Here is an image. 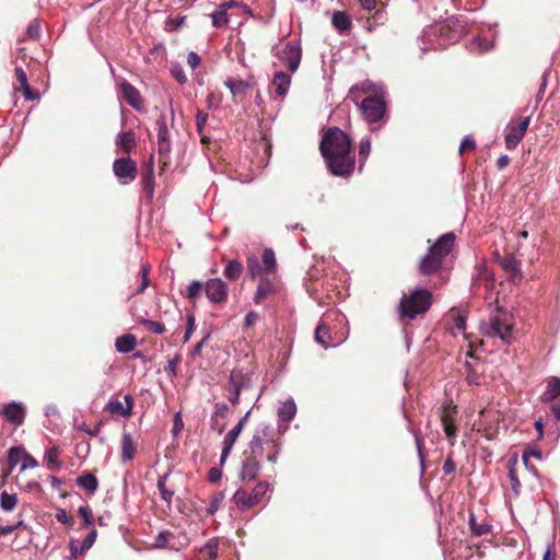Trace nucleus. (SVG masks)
Wrapping results in <instances>:
<instances>
[{
	"label": "nucleus",
	"mask_w": 560,
	"mask_h": 560,
	"mask_svg": "<svg viewBox=\"0 0 560 560\" xmlns=\"http://www.w3.org/2000/svg\"><path fill=\"white\" fill-rule=\"evenodd\" d=\"M319 150L328 170L336 176L348 177L354 171L355 159L351 153V140L338 127H330L324 133Z\"/></svg>",
	"instance_id": "f257e3e1"
},
{
	"label": "nucleus",
	"mask_w": 560,
	"mask_h": 560,
	"mask_svg": "<svg viewBox=\"0 0 560 560\" xmlns=\"http://www.w3.org/2000/svg\"><path fill=\"white\" fill-rule=\"evenodd\" d=\"M455 234L447 232L442 234L438 240L432 242L428 240V252L419 259L417 264L418 272L423 277H440V285L446 282V279L441 277L445 269L446 261L455 246Z\"/></svg>",
	"instance_id": "f03ea898"
},
{
	"label": "nucleus",
	"mask_w": 560,
	"mask_h": 560,
	"mask_svg": "<svg viewBox=\"0 0 560 560\" xmlns=\"http://www.w3.org/2000/svg\"><path fill=\"white\" fill-rule=\"evenodd\" d=\"M433 303V295L429 289L417 288L408 293H404L399 305L398 313L401 319L413 320L419 315L425 314Z\"/></svg>",
	"instance_id": "7ed1b4c3"
},
{
	"label": "nucleus",
	"mask_w": 560,
	"mask_h": 560,
	"mask_svg": "<svg viewBox=\"0 0 560 560\" xmlns=\"http://www.w3.org/2000/svg\"><path fill=\"white\" fill-rule=\"evenodd\" d=\"M514 327L513 315L508 311L498 307L489 317L488 335L499 337L506 345L512 342V330Z\"/></svg>",
	"instance_id": "20e7f679"
},
{
	"label": "nucleus",
	"mask_w": 560,
	"mask_h": 560,
	"mask_svg": "<svg viewBox=\"0 0 560 560\" xmlns=\"http://www.w3.org/2000/svg\"><path fill=\"white\" fill-rule=\"evenodd\" d=\"M265 450H267V460L275 464L279 454V444L275 440H268L265 446L261 436L256 433L249 441L247 448L243 452V457L260 463Z\"/></svg>",
	"instance_id": "39448f33"
},
{
	"label": "nucleus",
	"mask_w": 560,
	"mask_h": 560,
	"mask_svg": "<svg viewBox=\"0 0 560 560\" xmlns=\"http://www.w3.org/2000/svg\"><path fill=\"white\" fill-rule=\"evenodd\" d=\"M252 385V377L242 370L234 369L230 373L228 383L224 385L226 398L232 405L240 402L241 393Z\"/></svg>",
	"instance_id": "423d86ee"
},
{
	"label": "nucleus",
	"mask_w": 560,
	"mask_h": 560,
	"mask_svg": "<svg viewBox=\"0 0 560 560\" xmlns=\"http://www.w3.org/2000/svg\"><path fill=\"white\" fill-rule=\"evenodd\" d=\"M133 407L135 399L130 394L124 396L116 394L110 397L104 410L112 417L129 418L132 415Z\"/></svg>",
	"instance_id": "0eeeda50"
},
{
	"label": "nucleus",
	"mask_w": 560,
	"mask_h": 560,
	"mask_svg": "<svg viewBox=\"0 0 560 560\" xmlns=\"http://www.w3.org/2000/svg\"><path fill=\"white\" fill-rule=\"evenodd\" d=\"M530 122V117H522L517 120H512L505 128V147L509 150L515 149L518 143L524 138L528 126Z\"/></svg>",
	"instance_id": "6e6552de"
},
{
	"label": "nucleus",
	"mask_w": 560,
	"mask_h": 560,
	"mask_svg": "<svg viewBox=\"0 0 560 560\" xmlns=\"http://www.w3.org/2000/svg\"><path fill=\"white\" fill-rule=\"evenodd\" d=\"M360 108L368 122H377L385 115L386 104L378 96H366L362 101Z\"/></svg>",
	"instance_id": "1a4fd4ad"
},
{
	"label": "nucleus",
	"mask_w": 560,
	"mask_h": 560,
	"mask_svg": "<svg viewBox=\"0 0 560 560\" xmlns=\"http://www.w3.org/2000/svg\"><path fill=\"white\" fill-rule=\"evenodd\" d=\"M158 130V152L163 156V167L170 164L168 154L172 150L170 130L165 116H160L155 122Z\"/></svg>",
	"instance_id": "9d476101"
},
{
	"label": "nucleus",
	"mask_w": 560,
	"mask_h": 560,
	"mask_svg": "<svg viewBox=\"0 0 560 560\" xmlns=\"http://www.w3.org/2000/svg\"><path fill=\"white\" fill-rule=\"evenodd\" d=\"M458 410L457 406L454 405L453 400L444 402L442 407V412L440 416L443 430L447 439L452 440L456 436L458 428L456 425V417Z\"/></svg>",
	"instance_id": "9b49d317"
},
{
	"label": "nucleus",
	"mask_w": 560,
	"mask_h": 560,
	"mask_svg": "<svg viewBox=\"0 0 560 560\" xmlns=\"http://www.w3.org/2000/svg\"><path fill=\"white\" fill-rule=\"evenodd\" d=\"M113 172L124 183L132 182L137 177V163L129 156L114 161Z\"/></svg>",
	"instance_id": "f8f14e48"
},
{
	"label": "nucleus",
	"mask_w": 560,
	"mask_h": 560,
	"mask_svg": "<svg viewBox=\"0 0 560 560\" xmlns=\"http://www.w3.org/2000/svg\"><path fill=\"white\" fill-rule=\"evenodd\" d=\"M205 292L213 303H223L228 299V285L219 278L209 279L205 283Z\"/></svg>",
	"instance_id": "ddd939ff"
},
{
	"label": "nucleus",
	"mask_w": 560,
	"mask_h": 560,
	"mask_svg": "<svg viewBox=\"0 0 560 560\" xmlns=\"http://www.w3.org/2000/svg\"><path fill=\"white\" fill-rule=\"evenodd\" d=\"M302 49L295 43L289 42L282 50L280 59L291 72H295L300 66Z\"/></svg>",
	"instance_id": "4468645a"
},
{
	"label": "nucleus",
	"mask_w": 560,
	"mask_h": 560,
	"mask_svg": "<svg viewBox=\"0 0 560 560\" xmlns=\"http://www.w3.org/2000/svg\"><path fill=\"white\" fill-rule=\"evenodd\" d=\"M261 469L260 463L243 457L241 468L238 470V479L242 482H250L257 479Z\"/></svg>",
	"instance_id": "2eb2a0df"
},
{
	"label": "nucleus",
	"mask_w": 560,
	"mask_h": 560,
	"mask_svg": "<svg viewBox=\"0 0 560 560\" xmlns=\"http://www.w3.org/2000/svg\"><path fill=\"white\" fill-rule=\"evenodd\" d=\"M120 93L121 97L136 110H141L143 108V98L140 95V92L131 85L129 82H122L120 84Z\"/></svg>",
	"instance_id": "dca6fc26"
},
{
	"label": "nucleus",
	"mask_w": 560,
	"mask_h": 560,
	"mask_svg": "<svg viewBox=\"0 0 560 560\" xmlns=\"http://www.w3.org/2000/svg\"><path fill=\"white\" fill-rule=\"evenodd\" d=\"M2 415L8 422L18 427L24 422L25 410L20 404L10 402L3 406Z\"/></svg>",
	"instance_id": "f3484780"
},
{
	"label": "nucleus",
	"mask_w": 560,
	"mask_h": 560,
	"mask_svg": "<svg viewBox=\"0 0 560 560\" xmlns=\"http://www.w3.org/2000/svg\"><path fill=\"white\" fill-rule=\"evenodd\" d=\"M276 293H277L276 283L267 278H261L258 283L256 293L254 295V302H255V304H260L268 298L275 295Z\"/></svg>",
	"instance_id": "a211bd4d"
},
{
	"label": "nucleus",
	"mask_w": 560,
	"mask_h": 560,
	"mask_svg": "<svg viewBox=\"0 0 560 560\" xmlns=\"http://www.w3.org/2000/svg\"><path fill=\"white\" fill-rule=\"evenodd\" d=\"M231 502L241 511H248L255 508L250 492H248L245 488H238L233 494Z\"/></svg>",
	"instance_id": "6ab92c4d"
},
{
	"label": "nucleus",
	"mask_w": 560,
	"mask_h": 560,
	"mask_svg": "<svg viewBox=\"0 0 560 560\" xmlns=\"http://www.w3.org/2000/svg\"><path fill=\"white\" fill-rule=\"evenodd\" d=\"M141 183H142L143 190L147 194V197L149 199H152L153 195H154V187H155L153 156L150 158V160L147 164L145 173L143 174Z\"/></svg>",
	"instance_id": "aec40b11"
},
{
	"label": "nucleus",
	"mask_w": 560,
	"mask_h": 560,
	"mask_svg": "<svg viewBox=\"0 0 560 560\" xmlns=\"http://www.w3.org/2000/svg\"><path fill=\"white\" fill-rule=\"evenodd\" d=\"M224 84L230 89L235 102H242L249 89V83L244 80L228 79Z\"/></svg>",
	"instance_id": "412c9836"
},
{
	"label": "nucleus",
	"mask_w": 560,
	"mask_h": 560,
	"mask_svg": "<svg viewBox=\"0 0 560 560\" xmlns=\"http://www.w3.org/2000/svg\"><path fill=\"white\" fill-rule=\"evenodd\" d=\"M116 145L124 154H129L136 148L135 132L129 130L118 133L116 138Z\"/></svg>",
	"instance_id": "4be33fe9"
},
{
	"label": "nucleus",
	"mask_w": 560,
	"mask_h": 560,
	"mask_svg": "<svg viewBox=\"0 0 560 560\" xmlns=\"http://www.w3.org/2000/svg\"><path fill=\"white\" fill-rule=\"evenodd\" d=\"M121 460L124 463L132 460L135 458L137 446L133 442L132 436L129 433L124 432L121 436Z\"/></svg>",
	"instance_id": "5701e85b"
},
{
	"label": "nucleus",
	"mask_w": 560,
	"mask_h": 560,
	"mask_svg": "<svg viewBox=\"0 0 560 560\" xmlns=\"http://www.w3.org/2000/svg\"><path fill=\"white\" fill-rule=\"evenodd\" d=\"M130 313L133 317H136V322L139 325H142L147 331L156 334V335H162L166 331V328L162 323L156 322V320L147 319L142 316H137L133 307H131Z\"/></svg>",
	"instance_id": "b1692460"
},
{
	"label": "nucleus",
	"mask_w": 560,
	"mask_h": 560,
	"mask_svg": "<svg viewBox=\"0 0 560 560\" xmlns=\"http://www.w3.org/2000/svg\"><path fill=\"white\" fill-rule=\"evenodd\" d=\"M331 24L340 33L348 32L352 27L351 18L345 11L334 12L332 18H331Z\"/></svg>",
	"instance_id": "393cba45"
},
{
	"label": "nucleus",
	"mask_w": 560,
	"mask_h": 560,
	"mask_svg": "<svg viewBox=\"0 0 560 560\" xmlns=\"http://www.w3.org/2000/svg\"><path fill=\"white\" fill-rule=\"evenodd\" d=\"M60 454H61V450L59 448V446H52L46 451L44 460L49 470L57 471L60 469V467H61Z\"/></svg>",
	"instance_id": "a878e982"
},
{
	"label": "nucleus",
	"mask_w": 560,
	"mask_h": 560,
	"mask_svg": "<svg viewBox=\"0 0 560 560\" xmlns=\"http://www.w3.org/2000/svg\"><path fill=\"white\" fill-rule=\"evenodd\" d=\"M249 413H250V411H247L245 413V416L237 422V424L225 434L224 440H223L224 445H228L230 447L234 446L242 430L244 429V425L249 417Z\"/></svg>",
	"instance_id": "bb28decb"
},
{
	"label": "nucleus",
	"mask_w": 560,
	"mask_h": 560,
	"mask_svg": "<svg viewBox=\"0 0 560 560\" xmlns=\"http://www.w3.org/2000/svg\"><path fill=\"white\" fill-rule=\"evenodd\" d=\"M136 346L137 338L130 334L122 335L115 341V348L120 353H129L135 350Z\"/></svg>",
	"instance_id": "cd10ccee"
},
{
	"label": "nucleus",
	"mask_w": 560,
	"mask_h": 560,
	"mask_svg": "<svg viewBox=\"0 0 560 560\" xmlns=\"http://www.w3.org/2000/svg\"><path fill=\"white\" fill-rule=\"evenodd\" d=\"M272 84L276 86V93L279 96H284L291 84V77L285 72L279 71L275 74Z\"/></svg>",
	"instance_id": "c85d7f7f"
},
{
	"label": "nucleus",
	"mask_w": 560,
	"mask_h": 560,
	"mask_svg": "<svg viewBox=\"0 0 560 560\" xmlns=\"http://www.w3.org/2000/svg\"><path fill=\"white\" fill-rule=\"evenodd\" d=\"M296 415V405L292 399L285 400L278 409L279 420L290 422Z\"/></svg>",
	"instance_id": "c756f323"
},
{
	"label": "nucleus",
	"mask_w": 560,
	"mask_h": 560,
	"mask_svg": "<svg viewBox=\"0 0 560 560\" xmlns=\"http://www.w3.org/2000/svg\"><path fill=\"white\" fill-rule=\"evenodd\" d=\"M77 483L79 487L86 490L89 493L93 494L98 488V480L95 475L91 472H84L77 478Z\"/></svg>",
	"instance_id": "7c9ffc66"
},
{
	"label": "nucleus",
	"mask_w": 560,
	"mask_h": 560,
	"mask_svg": "<svg viewBox=\"0 0 560 560\" xmlns=\"http://www.w3.org/2000/svg\"><path fill=\"white\" fill-rule=\"evenodd\" d=\"M219 549V540L210 539L202 548L199 550V560H215L218 557Z\"/></svg>",
	"instance_id": "2f4dec72"
},
{
	"label": "nucleus",
	"mask_w": 560,
	"mask_h": 560,
	"mask_svg": "<svg viewBox=\"0 0 560 560\" xmlns=\"http://www.w3.org/2000/svg\"><path fill=\"white\" fill-rule=\"evenodd\" d=\"M560 396V378L552 376L548 381L547 388L541 396L544 401H552Z\"/></svg>",
	"instance_id": "473e14b6"
},
{
	"label": "nucleus",
	"mask_w": 560,
	"mask_h": 560,
	"mask_svg": "<svg viewBox=\"0 0 560 560\" xmlns=\"http://www.w3.org/2000/svg\"><path fill=\"white\" fill-rule=\"evenodd\" d=\"M243 272V265L238 260H230L224 268L223 275L230 281H236L240 279Z\"/></svg>",
	"instance_id": "72a5a7b5"
},
{
	"label": "nucleus",
	"mask_w": 560,
	"mask_h": 560,
	"mask_svg": "<svg viewBox=\"0 0 560 560\" xmlns=\"http://www.w3.org/2000/svg\"><path fill=\"white\" fill-rule=\"evenodd\" d=\"M315 340L317 343L327 348L331 341L330 328L325 324H318L314 334Z\"/></svg>",
	"instance_id": "f704fd0d"
},
{
	"label": "nucleus",
	"mask_w": 560,
	"mask_h": 560,
	"mask_svg": "<svg viewBox=\"0 0 560 560\" xmlns=\"http://www.w3.org/2000/svg\"><path fill=\"white\" fill-rule=\"evenodd\" d=\"M270 490V483L268 481H258L255 487L250 491L252 500L254 501L255 506L260 504L264 497Z\"/></svg>",
	"instance_id": "c9c22d12"
},
{
	"label": "nucleus",
	"mask_w": 560,
	"mask_h": 560,
	"mask_svg": "<svg viewBox=\"0 0 560 560\" xmlns=\"http://www.w3.org/2000/svg\"><path fill=\"white\" fill-rule=\"evenodd\" d=\"M478 431L489 441L497 439L499 434L498 418L486 424L480 423Z\"/></svg>",
	"instance_id": "e433bc0d"
},
{
	"label": "nucleus",
	"mask_w": 560,
	"mask_h": 560,
	"mask_svg": "<svg viewBox=\"0 0 560 560\" xmlns=\"http://www.w3.org/2000/svg\"><path fill=\"white\" fill-rule=\"evenodd\" d=\"M19 503L18 495L15 493L10 494L7 491H3L0 494V508L4 512H12Z\"/></svg>",
	"instance_id": "4c0bfd02"
},
{
	"label": "nucleus",
	"mask_w": 560,
	"mask_h": 560,
	"mask_svg": "<svg viewBox=\"0 0 560 560\" xmlns=\"http://www.w3.org/2000/svg\"><path fill=\"white\" fill-rule=\"evenodd\" d=\"M264 271L272 273L277 268V259L275 252L271 248H266L262 253Z\"/></svg>",
	"instance_id": "58836bf2"
},
{
	"label": "nucleus",
	"mask_w": 560,
	"mask_h": 560,
	"mask_svg": "<svg viewBox=\"0 0 560 560\" xmlns=\"http://www.w3.org/2000/svg\"><path fill=\"white\" fill-rule=\"evenodd\" d=\"M25 450L23 446H12L8 451V466L14 468L21 459H24Z\"/></svg>",
	"instance_id": "ea45409f"
},
{
	"label": "nucleus",
	"mask_w": 560,
	"mask_h": 560,
	"mask_svg": "<svg viewBox=\"0 0 560 560\" xmlns=\"http://www.w3.org/2000/svg\"><path fill=\"white\" fill-rule=\"evenodd\" d=\"M371 153V139L370 137H364L361 139L359 144V170L361 171L363 167V164L368 160L369 155Z\"/></svg>",
	"instance_id": "a19ab883"
},
{
	"label": "nucleus",
	"mask_w": 560,
	"mask_h": 560,
	"mask_svg": "<svg viewBox=\"0 0 560 560\" xmlns=\"http://www.w3.org/2000/svg\"><path fill=\"white\" fill-rule=\"evenodd\" d=\"M210 16H211L212 25L218 28L225 26L230 21L228 11L225 9H223L221 5L219 7V9L217 11L211 13Z\"/></svg>",
	"instance_id": "79ce46f5"
},
{
	"label": "nucleus",
	"mask_w": 560,
	"mask_h": 560,
	"mask_svg": "<svg viewBox=\"0 0 560 560\" xmlns=\"http://www.w3.org/2000/svg\"><path fill=\"white\" fill-rule=\"evenodd\" d=\"M469 527H470L472 535H475L476 537H480V536L489 533L491 529V526L487 523H482V524L477 523V520L474 514H470V516H469Z\"/></svg>",
	"instance_id": "37998d69"
},
{
	"label": "nucleus",
	"mask_w": 560,
	"mask_h": 560,
	"mask_svg": "<svg viewBox=\"0 0 560 560\" xmlns=\"http://www.w3.org/2000/svg\"><path fill=\"white\" fill-rule=\"evenodd\" d=\"M509 464H510V467H509V478H510L511 487H512L513 491L516 494H518L520 491H521L522 483H521V481L518 479L517 471H516V468H515L516 457L514 459L511 458L509 460Z\"/></svg>",
	"instance_id": "c03bdc74"
},
{
	"label": "nucleus",
	"mask_w": 560,
	"mask_h": 560,
	"mask_svg": "<svg viewBox=\"0 0 560 560\" xmlns=\"http://www.w3.org/2000/svg\"><path fill=\"white\" fill-rule=\"evenodd\" d=\"M501 267L513 275H520V262L513 255L504 256L500 261Z\"/></svg>",
	"instance_id": "a18cd8bd"
},
{
	"label": "nucleus",
	"mask_w": 560,
	"mask_h": 560,
	"mask_svg": "<svg viewBox=\"0 0 560 560\" xmlns=\"http://www.w3.org/2000/svg\"><path fill=\"white\" fill-rule=\"evenodd\" d=\"M166 479H167V475H164L163 477H161L159 479L158 489L160 491L162 500L165 501L170 505L172 502L173 495H174V491L166 487Z\"/></svg>",
	"instance_id": "49530a36"
},
{
	"label": "nucleus",
	"mask_w": 560,
	"mask_h": 560,
	"mask_svg": "<svg viewBox=\"0 0 560 560\" xmlns=\"http://www.w3.org/2000/svg\"><path fill=\"white\" fill-rule=\"evenodd\" d=\"M182 362V355L176 353L174 357L167 358V363L164 366V372L171 377L174 378L177 375V366Z\"/></svg>",
	"instance_id": "de8ad7c7"
},
{
	"label": "nucleus",
	"mask_w": 560,
	"mask_h": 560,
	"mask_svg": "<svg viewBox=\"0 0 560 560\" xmlns=\"http://www.w3.org/2000/svg\"><path fill=\"white\" fill-rule=\"evenodd\" d=\"M202 290H205V284L202 282L192 281L187 288L186 298L189 301L195 302L196 299L201 295Z\"/></svg>",
	"instance_id": "09e8293b"
},
{
	"label": "nucleus",
	"mask_w": 560,
	"mask_h": 560,
	"mask_svg": "<svg viewBox=\"0 0 560 560\" xmlns=\"http://www.w3.org/2000/svg\"><path fill=\"white\" fill-rule=\"evenodd\" d=\"M530 457L541 459V452L535 448H526L522 455L524 465L534 474H536V467L529 463Z\"/></svg>",
	"instance_id": "8fccbe9b"
},
{
	"label": "nucleus",
	"mask_w": 560,
	"mask_h": 560,
	"mask_svg": "<svg viewBox=\"0 0 560 560\" xmlns=\"http://www.w3.org/2000/svg\"><path fill=\"white\" fill-rule=\"evenodd\" d=\"M264 271V267L259 265V260L255 256L247 258V272L252 279L256 278Z\"/></svg>",
	"instance_id": "3c124183"
},
{
	"label": "nucleus",
	"mask_w": 560,
	"mask_h": 560,
	"mask_svg": "<svg viewBox=\"0 0 560 560\" xmlns=\"http://www.w3.org/2000/svg\"><path fill=\"white\" fill-rule=\"evenodd\" d=\"M149 272H150V267L147 264L141 265V269L139 272L140 277H141V283L136 291L137 294L143 293L144 290L149 287V284H150Z\"/></svg>",
	"instance_id": "603ef678"
},
{
	"label": "nucleus",
	"mask_w": 560,
	"mask_h": 560,
	"mask_svg": "<svg viewBox=\"0 0 560 560\" xmlns=\"http://www.w3.org/2000/svg\"><path fill=\"white\" fill-rule=\"evenodd\" d=\"M223 500H224V494L222 492L215 493L210 500V504L207 509V513L210 515H213L221 508Z\"/></svg>",
	"instance_id": "864d4df0"
},
{
	"label": "nucleus",
	"mask_w": 560,
	"mask_h": 560,
	"mask_svg": "<svg viewBox=\"0 0 560 560\" xmlns=\"http://www.w3.org/2000/svg\"><path fill=\"white\" fill-rule=\"evenodd\" d=\"M79 515L83 520L85 527H89V526H91L93 524L94 518H93V514H92V511H91L90 506H88V505L80 506L79 508Z\"/></svg>",
	"instance_id": "5fc2aeb1"
},
{
	"label": "nucleus",
	"mask_w": 560,
	"mask_h": 560,
	"mask_svg": "<svg viewBox=\"0 0 560 560\" xmlns=\"http://www.w3.org/2000/svg\"><path fill=\"white\" fill-rule=\"evenodd\" d=\"M171 73L179 84H185L187 82L186 73L179 65H173Z\"/></svg>",
	"instance_id": "6e6d98bb"
},
{
	"label": "nucleus",
	"mask_w": 560,
	"mask_h": 560,
	"mask_svg": "<svg viewBox=\"0 0 560 560\" xmlns=\"http://www.w3.org/2000/svg\"><path fill=\"white\" fill-rule=\"evenodd\" d=\"M452 320V328L457 329L458 331H464L466 329V316L464 314L458 312L455 313Z\"/></svg>",
	"instance_id": "4d7b16f0"
},
{
	"label": "nucleus",
	"mask_w": 560,
	"mask_h": 560,
	"mask_svg": "<svg viewBox=\"0 0 560 560\" xmlns=\"http://www.w3.org/2000/svg\"><path fill=\"white\" fill-rule=\"evenodd\" d=\"M96 537L97 532L95 529L91 530L83 539L82 545L80 547V552L89 550L94 545Z\"/></svg>",
	"instance_id": "13d9d810"
},
{
	"label": "nucleus",
	"mask_w": 560,
	"mask_h": 560,
	"mask_svg": "<svg viewBox=\"0 0 560 560\" xmlns=\"http://www.w3.org/2000/svg\"><path fill=\"white\" fill-rule=\"evenodd\" d=\"M26 35L31 39H37L40 36V25L39 23L34 20L30 23V25L26 28Z\"/></svg>",
	"instance_id": "bf43d9fd"
},
{
	"label": "nucleus",
	"mask_w": 560,
	"mask_h": 560,
	"mask_svg": "<svg viewBox=\"0 0 560 560\" xmlns=\"http://www.w3.org/2000/svg\"><path fill=\"white\" fill-rule=\"evenodd\" d=\"M207 120L208 114L203 110H198L196 114V127L199 135H202Z\"/></svg>",
	"instance_id": "052dcab7"
},
{
	"label": "nucleus",
	"mask_w": 560,
	"mask_h": 560,
	"mask_svg": "<svg viewBox=\"0 0 560 560\" xmlns=\"http://www.w3.org/2000/svg\"><path fill=\"white\" fill-rule=\"evenodd\" d=\"M228 413H229V407L226 404L217 402L214 405V410L212 413L213 418L224 419L228 417Z\"/></svg>",
	"instance_id": "680f3d73"
},
{
	"label": "nucleus",
	"mask_w": 560,
	"mask_h": 560,
	"mask_svg": "<svg viewBox=\"0 0 560 560\" xmlns=\"http://www.w3.org/2000/svg\"><path fill=\"white\" fill-rule=\"evenodd\" d=\"M476 148V142L472 137L466 136L459 145V153L464 154L467 151L474 150Z\"/></svg>",
	"instance_id": "e2e57ef3"
},
{
	"label": "nucleus",
	"mask_w": 560,
	"mask_h": 560,
	"mask_svg": "<svg viewBox=\"0 0 560 560\" xmlns=\"http://www.w3.org/2000/svg\"><path fill=\"white\" fill-rule=\"evenodd\" d=\"M185 18H168L165 22L166 31H177L184 23Z\"/></svg>",
	"instance_id": "0e129e2a"
},
{
	"label": "nucleus",
	"mask_w": 560,
	"mask_h": 560,
	"mask_svg": "<svg viewBox=\"0 0 560 560\" xmlns=\"http://www.w3.org/2000/svg\"><path fill=\"white\" fill-rule=\"evenodd\" d=\"M38 466V462L25 451L23 464L21 465L20 470L24 471L27 468H35Z\"/></svg>",
	"instance_id": "69168bd1"
},
{
	"label": "nucleus",
	"mask_w": 560,
	"mask_h": 560,
	"mask_svg": "<svg viewBox=\"0 0 560 560\" xmlns=\"http://www.w3.org/2000/svg\"><path fill=\"white\" fill-rule=\"evenodd\" d=\"M259 318L260 317H259L258 313H256L254 311L248 312L245 316L244 327L247 329L254 327L257 324V322L259 320Z\"/></svg>",
	"instance_id": "338daca9"
},
{
	"label": "nucleus",
	"mask_w": 560,
	"mask_h": 560,
	"mask_svg": "<svg viewBox=\"0 0 560 560\" xmlns=\"http://www.w3.org/2000/svg\"><path fill=\"white\" fill-rule=\"evenodd\" d=\"M56 518L59 523L71 526L73 524V517L68 514L66 510H59L56 513Z\"/></svg>",
	"instance_id": "774afa93"
}]
</instances>
